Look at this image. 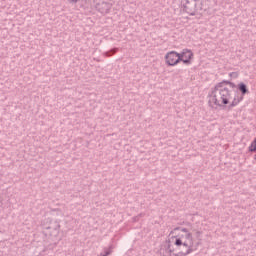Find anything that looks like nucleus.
Segmentation results:
<instances>
[{"mask_svg":"<svg viewBox=\"0 0 256 256\" xmlns=\"http://www.w3.org/2000/svg\"><path fill=\"white\" fill-rule=\"evenodd\" d=\"M165 60L167 65L170 67H175L178 63H181V57L179 56V53L176 51H170L165 55Z\"/></svg>","mask_w":256,"mask_h":256,"instance_id":"nucleus-6","label":"nucleus"},{"mask_svg":"<svg viewBox=\"0 0 256 256\" xmlns=\"http://www.w3.org/2000/svg\"><path fill=\"white\" fill-rule=\"evenodd\" d=\"M94 7L99 11V13H102L103 15L109 13L111 10L112 4L106 2L105 0H92Z\"/></svg>","mask_w":256,"mask_h":256,"instance_id":"nucleus-5","label":"nucleus"},{"mask_svg":"<svg viewBox=\"0 0 256 256\" xmlns=\"http://www.w3.org/2000/svg\"><path fill=\"white\" fill-rule=\"evenodd\" d=\"M119 51V48H113L107 52L104 53L105 57H112V55H115Z\"/></svg>","mask_w":256,"mask_h":256,"instance_id":"nucleus-8","label":"nucleus"},{"mask_svg":"<svg viewBox=\"0 0 256 256\" xmlns=\"http://www.w3.org/2000/svg\"><path fill=\"white\" fill-rule=\"evenodd\" d=\"M238 90L241 94L236 93L234 95L232 102L228 106V109H233V107H237V104L244 99L245 95L249 93L247 85L243 82L238 84Z\"/></svg>","mask_w":256,"mask_h":256,"instance_id":"nucleus-4","label":"nucleus"},{"mask_svg":"<svg viewBox=\"0 0 256 256\" xmlns=\"http://www.w3.org/2000/svg\"><path fill=\"white\" fill-rule=\"evenodd\" d=\"M69 1V3H77V1H79V0H68Z\"/></svg>","mask_w":256,"mask_h":256,"instance_id":"nucleus-11","label":"nucleus"},{"mask_svg":"<svg viewBox=\"0 0 256 256\" xmlns=\"http://www.w3.org/2000/svg\"><path fill=\"white\" fill-rule=\"evenodd\" d=\"M112 249H113V246H110L109 249H108V248H104V252L100 253L99 256H108V255H111Z\"/></svg>","mask_w":256,"mask_h":256,"instance_id":"nucleus-9","label":"nucleus"},{"mask_svg":"<svg viewBox=\"0 0 256 256\" xmlns=\"http://www.w3.org/2000/svg\"><path fill=\"white\" fill-rule=\"evenodd\" d=\"M179 57L184 65H191V59H193V52L189 49H184L179 53Z\"/></svg>","mask_w":256,"mask_h":256,"instance_id":"nucleus-7","label":"nucleus"},{"mask_svg":"<svg viewBox=\"0 0 256 256\" xmlns=\"http://www.w3.org/2000/svg\"><path fill=\"white\" fill-rule=\"evenodd\" d=\"M196 235H197V237H199V235H201V232L197 231Z\"/></svg>","mask_w":256,"mask_h":256,"instance_id":"nucleus-12","label":"nucleus"},{"mask_svg":"<svg viewBox=\"0 0 256 256\" xmlns=\"http://www.w3.org/2000/svg\"><path fill=\"white\" fill-rule=\"evenodd\" d=\"M170 235H175L172 236L171 239L172 243H174L176 247H178L179 249H181V247H184V250H180L179 252H177L176 256H187L195 251V249H193V234L189 231V229L183 227H176L170 232Z\"/></svg>","mask_w":256,"mask_h":256,"instance_id":"nucleus-1","label":"nucleus"},{"mask_svg":"<svg viewBox=\"0 0 256 256\" xmlns=\"http://www.w3.org/2000/svg\"><path fill=\"white\" fill-rule=\"evenodd\" d=\"M230 75H231V77H237V73L236 72H232Z\"/></svg>","mask_w":256,"mask_h":256,"instance_id":"nucleus-10","label":"nucleus"},{"mask_svg":"<svg viewBox=\"0 0 256 256\" xmlns=\"http://www.w3.org/2000/svg\"><path fill=\"white\" fill-rule=\"evenodd\" d=\"M224 84L234 86L233 83L229 81H223L216 84L214 89L209 94V105L225 107V105H229V103H231V99L233 101V91L225 87Z\"/></svg>","mask_w":256,"mask_h":256,"instance_id":"nucleus-2","label":"nucleus"},{"mask_svg":"<svg viewBox=\"0 0 256 256\" xmlns=\"http://www.w3.org/2000/svg\"><path fill=\"white\" fill-rule=\"evenodd\" d=\"M200 0H182V6L184 11L188 13V15H195L197 11H205V8L198 6Z\"/></svg>","mask_w":256,"mask_h":256,"instance_id":"nucleus-3","label":"nucleus"}]
</instances>
